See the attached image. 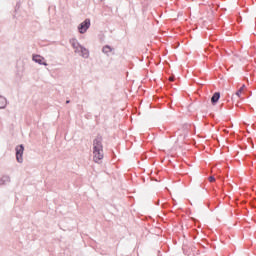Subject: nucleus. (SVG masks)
Listing matches in <instances>:
<instances>
[{
	"mask_svg": "<svg viewBox=\"0 0 256 256\" xmlns=\"http://www.w3.org/2000/svg\"><path fill=\"white\" fill-rule=\"evenodd\" d=\"M89 27H91V19L86 18L78 25V33H80V35H85V33H87L89 30Z\"/></svg>",
	"mask_w": 256,
	"mask_h": 256,
	"instance_id": "f257e3e1",
	"label": "nucleus"
},
{
	"mask_svg": "<svg viewBox=\"0 0 256 256\" xmlns=\"http://www.w3.org/2000/svg\"><path fill=\"white\" fill-rule=\"evenodd\" d=\"M16 151V161L17 163H23V153L25 152V145L20 144L15 148Z\"/></svg>",
	"mask_w": 256,
	"mask_h": 256,
	"instance_id": "f03ea898",
	"label": "nucleus"
},
{
	"mask_svg": "<svg viewBox=\"0 0 256 256\" xmlns=\"http://www.w3.org/2000/svg\"><path fill=\"white\" fill-rule=\"evenodd\" d=\"M93 150H103V136L98 134L93 141Z\"/></svg>",
	"mask_w": 256,
	"mask_h": 256,
	"instance_id": "7ed1b4c3",
	"label": "nucleus"
},
{
	"mask_svg": "<svg viewBox=\"0 0 256 256\" xmlns=\"http://www.w3.org/2000/svg\"><path fill=\"white\" fill-rule=\"evenodd\" d=\"M32 61H34V63H38V65H44L45 67L48 65L45 58L39 54H33Z\"/></svg>",
	"mask_w": 256,
	"mask_h": 256,
	"instance_id": "20e7f679",
	"label": "nucleus"
},
{
	"mask_svg": "<svg viewBox=\"0 0 256 256\" xmlns=\"http://www.w3.org/2000/svg\"><path fill=\"white\" fill-rule=\"evenodd\" d=\"M93 153L95 163H99L103 159V150H93Z\"/></svg>",
	"mask_w": 256,
	"mask_h": 256,
	"instance_id": "39448f33",
	"label": "nucleus"
},
{
	"mask_svg": "<svg viewBox=\"0 0 256 256\" xmlns=\"http://www.w3.org/2000/svg\"><path fill=\"white\" fill-rule=\"evenodd\" d=\"M220 99H221V92H215L211 97V104L214 106L217 105Z\"/></svg>",
	"mask_w": 256,
	"mask_h": 256,
	"instance_id": "423d86ee",
	"label": "nucleus"
},
{
	"mask_svg": "<svg viewBox=\"0 0 256 256\" xmlns=\"http://www.w3.org/2000/svg\"><path fill=\"white\" fill-rule=\"evenodd\" d=\"M79 53L84 59H89V51L83 45H79Z\"/></svg>",
	"mask_w": 256,
	"mask_h": 256,
	"instance_id": "0eeeda50",
	"label": "nucleus"
},
{
	"mask_svg": "<svg viewBox=\"0 0 256 256\" xmlns=\"http://www.w3.org/2000/svg\"><path fill=\"white\" fill-rule=\"evenodd\" d=\"M70 43H71L73 49H75V53H79V45H81L79 43V41H77V39L73 38L70 40Z\"/></svg>",
	"mask_w": 256,
	"mask_h": 256,
	"instance_id": "6e6552de",
	"label": "nucleus"
},
{
	"mask_svg": "<svg viewBox=\"0 0 256 256\" xmlns=\"http://www.w3.org/2000/svg\"><path fill=\"white\" fill-rule=\"evenodd\" d=\"M7 107V98L0 95V109H5Z\"/></svg>",
	"mask_w": 256,
	"mask_h": 256,
	"instance_id": "1a4fd4ad",
	"label": "nucleus"
},
{
	"mask_svg": "<svg viewBox=\"0 0 256 256\" xmlns=\"http://www.w3.org/2000/svg\"><path fill=\"white\" fill-rule=\"evenodd\" d=\"M245 89V84L240 87V89L235 93V95L232 96V101L235 99V97L241 98V93H243V90Z\"/></svg>",
	"mask_w": 256,
	"mask_h": 256,
	"instance_id": "9d476101",
	"label": "nucleus"
},
{
	"mask_svg": "<svg viewBox=\"0 0 256 256\" xmlns=\"http://www.w3.org/2000/svg\"><path fill=\"white\" fill-rule=\"evenodd\" d=\"M111 51H113V48L110 45H105L102 48V52L105 53V55H109V53H111Z\"/></svg>",
	"mask_w": 256,
	"mask_h": 256,
	"instance_id": "9b49d317",
	"label": "nucleus"
},
{
	"mask_svg": "<svg viewBox=\"0 0 256 256\" xmlns=\"http://www.w3.org/2000/svg\"><path fill=\"white\" fill-rule=\"evenodd\" d=\"M11 182V178L9 176H3L0 179V185H5L6 183Z\"/></svg>",
	"mask_w": 256,
	"mask_h": 256,
	"instance_id": "f8f14e48",
	"label": "nucleus"
},
{
	"mask_svg": "<svg viewBox=\"0 0 256 256\" xmlns=\"http://www.w3.org/2000/svg\"><path fill=\"white\" fill-rule=\"evenodd\" d=\"M208 181H209L210 183H214V181H215V176H210V177L208 178Z\"/></svg>",
	"mask_w": 256,
	"mask_h": 256,
	"instance_id": "ddd939ff",
	"label": "nucleus"
},
{
	"mask_svg": "<svg viewBox=\"0 0 256 256\" xmlns=\"http://www.w3.org/2000/svg\"><path fill=\"white\" fill-rule=\"evenodd\" d=\"M21 8V2H17L16 6H15V11H17V9Z\"/></svg>",
	"mask_w": 256,
	"mask_h": 256,
	"instance_id": "4468645a",
	"label": "nucleus"
},
{
	"mask_svg": "<svg viewBox=\"0 0 256 256\" xmlns=\"http://www.w3.org/2000/svg\"><path fill=\"white\" fill-rule=\"evenodd\" d=\"M71 103V100H66V105H69Z\"/></svg>",
	"mask_w": 256,
	"mask_h": 256,
	"instance_id": "2eb2a0df",
	"label": "nucleus"
},
{
	"mask_svg": "<svg viewBox=\"0 0 256 256\" xmlns=\"http://www.w3.org/2000/svg\"><path fill=\"white\" fill-rule=\"evenodd\" d=\"M210 117L213 119V117H215V114L211 113Z\"/></svg>",
	"mask_w": 256,
	"mask_h": 256,
	"instance_id": "dca6fc26",
	"label": "nucleus"
}]
</instances>
